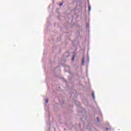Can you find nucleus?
Returning a JSON list of instances; mask_svg holds the SVG:
<instances>
[{
    "mask_svg": "<svg viewBox=\"0 0 131 131\" xmlns=\"http://www.w3.org/2000/svg\"><path fill=\"white\" fill-rule=\"evenodd\" d=\"M92 96L93 99H95V94L94 93V92L92 93Z\"/></svg>",
    "mask_w": 131,
    "mask_h": 131,
    "instance_id": "f257e3e1",
    "label": "nucleus"
},
{
    "mask_svg": "<svg viewBox=\"0 0 131 131\" xmlns=\"http://www.w3.org/2000/svg\"><path fill=\"white\" fill-rule=\"evenodd\" d=\"M84 60L82 59V65H84Z\"/></svg>",
    "mask_w": 131,
    "mask_h": 131,
    "instance_id": "f03ea898",
    "label": "nucleus"
},
{
    "mask_svg": "<svg viewBox=\"0 0 131 131\" xmlns=\"http://www.w3.org/2000/svg\"><path fill=\"white\" fill-rule=\"evenodd\" d=\"M89 11H91V7L90 6L89 7Z\"/></svg>",
    "mask_w": 131,
    "mask_h": 131,
    "instance_id": "7ed1b4c3",
    "label": "nucleus"
},
{
    "mask_svg": "<svg viewBox=\"0 0 131 131\" xmlns=\"http://www.w3.org/2000/svg\"><path fill=\"white\" fill-rule=\"evenodd\" d=\"M49 102V100L48 99L46 100V103H48Z\"/></svg>",
    "mask_w": 131,
    "mask_h": 131,
    "instance_id": "20e7f679",
    "label": "nucleus"
},
{
    "mask_svg": "<svg viewBox=\"0 0 131 131\" xmlns=\"http://www.w3.org/2000/svg\"><path fill=\"white\" fill-rule=\"evenodd\" d=\"M63 5V4L62 3H61V4H60V5H59V6H62Z\"/></svg>",
    "mask_w": 131,
    "mask_h": 131,
    "instance_id": "39448f33",
    "label": "nucleus"
},
{
    "mask_svg": "<svg viewBox=\"0 0 131 131\" xmlns=\"http://www.w3.org/2000/svg\"><path fill=\"white\" fill-rule=\"evenodd\" d=\"M97 120H98V121L99 122V118H97Z\"/></svg>",
    "mask_w": 131,
    "mask_h": 131,
    "instance_id": "423d86ee",
    "label": "nucleus"
},
{
    "mask_svg": "<svg viewBox=\"0 0 131 131\" xmlns=\"http://www.w3.org/2000/svg\"><path fill=\"white\" fill-rule=\"evenodd\" d=\"M73 61L74 60V56L72 58Z\"/></svg>",
    "mask_w": 131,
    "mask_h": 131,
    "instance_id": "0eeeda50",
    "label": "nucleus"
},
{
    "mask_svg": "<svg viewBox=\"0 0 131 131\" xmlns=\"http://www.w3.org/2000/svg\"><path fill=\"white\" fill-rule=\"evenodd\" d=\"M106 130H108V128H106Z\"/></svg>",
    "mask_w": 131,
    "mask_h": 131,
    "instance_id": "6e6552de",
    "label": "nucleus"
}]
</instances>
